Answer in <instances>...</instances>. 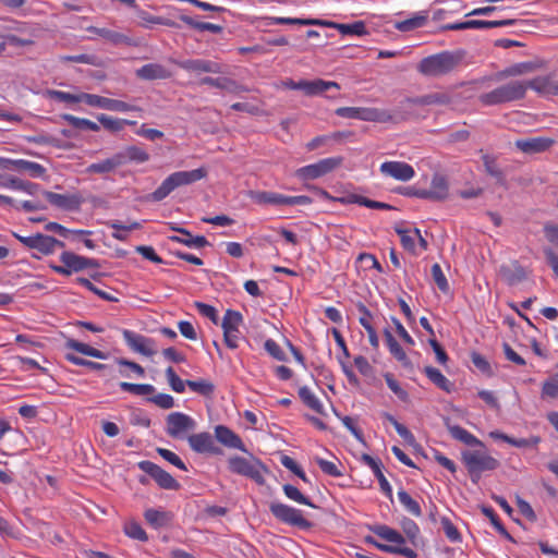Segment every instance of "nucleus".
Listing matches in <instances>:
<instances>
[{
	"label": "nucleus",
	"mask_w": 558,
	"mask_h": 558,
	"mask_svg": "<svg viewBox=\"0 0 558 558\" xmlns=\"http://www.w3.org/2000/svg\"><path fill=\"white\" fill-rule=\"evenodd\" d=\"M379 171L383 175L401 182H408L415 177L414 168L404 161H385Z\"/></svg>",
	"instance_id": "14"
},
{
	"label": "nucleus",
	"mask_w": 558,
	"mask_h": 558,
	"mask_svg": "<svg viewBox=\"0 0 558 558\" xmlns=\"http://www.w3.org/2000/svg\"><path fill=\"white\" fill-rule=\"evenodd\" d=\"M384 336L390 354L404 367H411L412 364L410 359L408 357L407 353L401 348V345L398 343V341L395 339L392 333L388 329H385Z\"/></svg>",
	"instance_id": "31"
},
{
	"label": "nucleus",
	"mask_w": 558,
	"mask_h": 558,
	"mask_svg": "<svg viewBox=\"0 0 558 558\" xmlns=\"http://www.w3.org/2000/svg\"><path fill=\"white\" fill-rule=\"evenodd\" d=\"M228 469L232 473L253 480L258 485L265 483L264 472H266L267 469L260 460L254 457L246 459L239 456H231L228 459Z\"/></svg>",
	"instance_id": "4"
},
{
	"label": "nucleus",
	"mask_w": 558,
	"mask_h": 558,
	"mask_svg": "<svg viewBox=\"0 0 558 558\" xmlns=\"http://www.w3.org/2000/svg\"><path fill=\"white\" fill-rule=\"evenodd\" d=\"M207 177L205 168H197L190 171H177L168 175L161 184L147 196L148 201L161 202L175 189L193 184Z\"/></svg>",
	"instance_id": "2"
},
{
	"label": "nucleus",
	"mask_w": 558,
	"mask_h": 558,
	"mask_svg": "<svg viewBox=\"0 0 558 558\" xmlns=\"http://www.w3.org/2000/svg\"><path fill=\"white\" fill-rule=\"evenodd\" d=\"M448 427V430L450 433V435L468 445V446H476V447H484V444L482 440H480L478 438H476L473 434H471L470 432H468L465 428L459 426V425H447Z\"/></svg>",
	"instance_id": "36"
},
{
	"label": "nucleus",
	"mask_w": 558,
	"mask_h": 558,
	"mask_svg": "<svg viewBox=\"0 0 558 558\" xmlns=\"http://www.w3.org/2000/svg\"><path fill=\"white\" fill-rule=\"evenodd\" d=\"M398 500L407 512L418 518L422 515V509L417 500L413 499L408 492L399 489L397 493Z\"/></svg>",
	"instance_id": "43"
},
{
	"label": "nucleus",
	"mask_w": 558,
	"mask_h": 558,
	"mask_svg": "<svg viewBox=\"0 0 558 558\" xmlns=\"http://www.w3.org/2000/svg\"><path fill=\"white\" fill-rule=\"evenodd\" d=\"M405 101L408 105L412 106H445L451 102V97L448 93L436 92L423 96L407 98Z\"/></svg>",
	"instance_id": "23"
},
{
	"label": "nucleus",
	"mask_w": 558,
	"mask_h": 558,
	"mask_svg": "<svg viewBox=\"0 0 558 558\" xmlns=\"http://www.w3.org/2000/svg\"><path fill=\"white\" fill-rule=\"evenodd\" d=\"M173 230L180 232L182 235H171L169 240L172 242L181 243L186 245L187 247H196L202 248L209 245V242L204 235L193 236L190 231L184 228H172Z\"/></svg>",
	"instance_id": "27"
},
{
	"label": "nucleus",
	"mask_w": 558,
	"mask_h": 558,
	"mask_svg": "<svg viewBox=\"0 0 558 558\" xmlns=\"http://www.w3.org/2000/svg\"><path fill=\"white\" fill-rule=\"evenodd\" d=\"M282 490L287 498H289L300 505H305L311 508H316V506L312 502V500L308 497H306L305 495H303L298 487H295L291 484H284L282 486Z\"/></svg>",
	"instance_id": "48"
},
{
	"label": "nucleus",
	"mask_w": 558,
	"mask_h": 558,
	"mask_svg": "<svg viewBox=\"0 0 558 558\" xmlns=\"http://www.w3.org/2000/svg\"><path fill=\"white\" fill-rule=\"evenodd\" d=\"M323 26L336 28L342 35L363 36L365 34H367L365 23L362 21H356L351 24H340V23L323 20Z\"/></svg>",
	"instance_id": "32"
},
{
	"label": "nucleus",
	"mask_w": 558,
	"mask_h": 558,
	"mask_svg": "<svg viewBox=\"0 0 558 558\" xmlns=\"http://www.w3.org/2000/svg\"><path fill=\"white\" fill-rule=\"evenodd\" d=\"M61 118L74 129L89 130L93 132H98L100 130V126L96 122L85 118H78L70 113L62 114Z\"/></svg>",
	"instance_id": "45"
},
{
	"label": "nucleus",
	"mask_w": 558,
	"mask_h": 558,
	"mask_svg": "<svg viewBox=\"0 0 558 558\" xmlns=\"http://www.w3.org/2000/svg\"><path fill=\"white\" fill-rule=\"evenodd\" d=\"M60 260L62 265H51V269L62 276H70L72 272H78L84 269L99 267L96 259L80 256L69 251L61 253Z\"/></svg>",
	"instance_id": "8"
},
{
	"label": "nucleus",
	"mask_w": 558,
	"mask_h": 558,
	"mask_svg": "<svg viewBox=\"0 0 558 558\" xmlns=\"http://www.w3.org/2000/svg\"><path fill=\"white\" fill-rule=\"evenodd\" d=\"M330 88L340 89V86L338 83L332 81H324L322 78H316L313 81H304V90L303 93L306 96H318L323 95L325 92H327Z\"/></svg>",
	"instance_id": "29"
},
{
	"label": "nucleus",
	"mask_w": 558,
	"mask_h": 558,
	"mask_svg": "<svg viewBox=\"0 0 558 558\" xmlns=\"http://www.w3.org/2000/svg\"><path fill=\"white\" fill-rule=\"evenodd\" d=\"M38 195L39 194L34 196L35 197L34 199L22 201L19 203L15 201V205L12 207L15 208L16 210H23L25 213L46 210L47 206L44 202H41L37 198Z\"/></svg>",
	"instance_id": "56"
},
{
	"label": "nucleus",
	"mask_w": 558,
	"mask_h": 558,
	"mask_svg": "<svg viewBox=\"0 0 558 558\" xmlns=\"http://www.w3.org/2000/svg\"><path fill=\"white\" fill-rule=\"evenodd\" d=\"M124 165L123 157L114 154L111 157L98 162L90 163L86 168V172L90 174H107L113 172L117 168Z\"/></svg>",
	"instance_id": "24"
},
{
	"label": "nucleus",
	"mask_w": 558,
	"mask_h": 558,
	"mask_svg": "<svg viewBox=\"0 0 558 558\" xmlns=\"http://www.w3.org/2000/svg\"><path fill=\"white\" fill-rule=\"evenodd\" d=\"M123 532L126 536L130 538L141 541V542H147L148 535L145 532V530L141 526L140 523L135 521L126 522L123 526Z\"/></svg>",
	"instance_id": "53"
},
{
	"label": "nucleus",
	"mask_w": 558,
	"mask_h": 558,
	"mask_svg": "<svg viewBox=\"0 0 558 558\" xmlns=\"http://www.w3.org/2000/svg\"><path fill=\"white\" fill-rule=\"evenodd\" d=\"M14 172L26 173L33 179H43L45 178L47 170L38 162L26 159H16Z\"/></svg>",
	"instance_id": "28"
},
{
	"label": "nucleus",
	"mask_w": 558,
	"mask_h": 558,
	"mask_svg": "<svg viewBox=\"0 0 558 558\" xmlns=\"http://www.w3.org/2000/svg\"><path fill=\"white\" fill-rule=\"evenodd\" d=\"M458 64V59L450 52H440L421 60L417 70L426 76H441L451 72Z\"/></svg>",
	"instance_id": "5"
},
{
	"label": "nucleus",
	"mask_w": 558,
	"mask_h": 558,
	"mask_svg": "<svg viewBox=\"0 0 558 558\" xmlns=\"http://www.w3.org/2000/svg\"><path fill=\"white\" fill-rule=\"evenodd\" d=\"M65 348L73 350L83 355L92 356L95 359L104 360L107 357V354L96 348L90 347L89 344L80 342L75 339H68L65 342Z\"/></svg>",
	"instance_id": "37"
},
{
	"label": "nucleus",
	"mask_w": 558,
	"mask_h": 558,
	"mask_svg": "<svg viewBox=\"0 0 558 558\" xmlns=\"http://www.w3.org/2000/svg\"><path fill=\"white\" fill-rule=\"evenodd\" d=\"M116 363L119 366V374L125 378L135 377L142 378L145 376V369L142 365L136 362L129 361L126 359H116Z\"/></svg>",
	"instance_id": "35"
},
{
	"label": "nucleus",
	"mask_w": 558,
	"mask_h": 558,
	"mask_svg": "<svg viewBox=\"0 0 558 558\" xmlns=\"http://www.w3.org/2000/svg\"><path fill=\"white\" fill-rule=\"evenodd\" d=\"M12 234L25 247L29 250H35L39 254L45 256L51 255L58 248H63L65 246L64 242L44 233H35L28 236L20 235L16 232H12Z\"/></svg>",
	"instance_id": "7"
},
{
	"label": "nucleus",
	"mask_w": 558,
	"mask_h": 558,
	"mask_svg": "<svg viewBox=\"0 0 558 558\" xmlns=\"http://www.w3.org/2000/svg\"><path fill=\"white\" fill-rule=\"evenodd\" d=\"M247 197L255 204L260 206H284L286 195L270 192V191H254L247 192Z\"/></svg>",
	"instance_id": "22"
},
{
	"label": "nucleus",
	"mask_w": 558,
	"mask_h": 558,
	"mask_svg": "<svg viewBox=\"0 0 558 558\" xmlns=\"http://www.w3.org/2000/svg\"><path fill=\"white\" fill-rule=\"evenodd\" d=\"M359 120L367 122L387 123L392 121V116L388 110L360 107Z\"/></svg>",
	"instance_id": "30"
},
{
	"label": "nucleus",
	"mask_w": 558,
	"mask_h": 558,
	"mask_svg": "<svg viewBox=\"0 0 558 558\" xmlns=\"http://www.w3.org/2000/svg\"><path fill=\"white\" fill-rule=\"evenodd\" d=\"M527 89V81H510L488 93L480 95L478 100L483 106L487 107L512 102L522 99Z\"/></svg>",
	"instance_id": "3"
},
{
	"label": "nucleus",
	"mask_w": 558,
	"mask_h": 558,
	"mask_svg": "<svg viewBox=\"0 0 558 558\" xmlns=\"http://www.w3.org/2000/svg\"><path fill=\"white\" fill-rule=\"evenodd\" d=\"M45 230L49 231V232H56L63 238H66L69 234H75V235H90L92 234V231H89V230H70L58 222H48L45 226Z\"/></svg>",
	"instance_id": "60"
},
{
	"label": "nucleus",
	"mask_w": 558,
	"mask_h": 558,
	"mask_svg": "<svg viewBox=\"0 0 558 558\" xmlns=\"http://www.w3.org/2000/svg\"><path fill=\"white\" fill-rule=\"evenodd\" d=\"M0 187L20 191L31 196H36L40 191V185L38 183L2 173H0Z\"/></svg>",
	"instance_id": "16"
},
{
	"label": "nucleus",
	"mask_w": 558,
	"mask_h": 558,
	"mask_svg": "<svg viewBox=\"0 0 558 558\" xmlns=\"http://www.w3.org/2000/svg\"><path fill=\"white\" fill-rule=\"evenodd\" d=\"M215 437L221 445L228 448L247 452V449L241 437L225 425H217L215 427Z\"/></svg>",
	"instance_id": "21"
},
{
	"label": "nucleus",
	"mask_w": 558,
	"mask_h": 558,
	"mask_svg": "<svg viewBox=\"0 0 558 558\" xmlns=\"http://www.w3.org/2000/svg\"><path fill=\"white\" fill-rule=\"evenodd\" d=\"M483 163H484V168H485L486 172L490 177L497 179L498 181H502L504 180V178H505L504 177V172L498 167L495 157L489 156V155H484L483 156Z\"/></svg>",
	"instance_id": "61"
},
{
	"label": "nucleus",
	"mask_w": 558,
	"mask_h": 558,
	"mask_svg": "<svg viewBox=\"0 0 558 558\" xmlns=\"http://www.w3.org/2000/svg\"><path fill=\"white\" fill-rule=\"evenodd\" d=\"M166 378L170 388L177 393H183L185 391L186 380H182L173 369V367L169 366L166 368Z\"/></svg>",
	"instance_id": "57"
},
{
	"label": "nucleus",
	"mask_w": 558,
	"mask_h": 558,
	"mask_svg": "<svg viewBox=\"0 0 558 558\" xmlns=\"http://www.w3.org/2000/svg\"><path fill=\"white\" fill-rule=\"evenodd\" d=\"M137 466L154 478L160 488L170 490H178L180 488V483L156 463L143 460L137 463Z\"/></svg>",
	"instance_id": "12"
},
{
	"label": "nucleus",
	"mask_w": 558,
	"mask_h": 558,
	"mask_svg": "<svg viewBox=\"0 0 558 558\" xmlns=\"http://www.w3.org/2000/svg\"><path fill=\"white\" fill-rule=\"evenodd\" d=\"M424 373L427 378L441 390L446 392H450L452 390V383H450V380L439 369L433 366H426L424 368Z\"/></svg>",
	"instance_id": "41"
},
{
	"label": "nucleus",
	"mask_w": 558,
	"mask_h": 558,
	"mask_svg": "<svg viewBox=\"0 0 558 558\" xmlns=\"http://www.w3.org/2000/svg\"><path fill=\"white\" fill-rule=\"evenodd\" d=\"M243 322V316L240 312L233 311V310H227L221 327L223 330V340L228 348L230 349H236L239 347V340H240V325Z\"/></svg>",
	"instance_id": "10"
},
{
	"label": "nucleus",
	"mask_w": 558,
	"mask_h": 558,
	"mask_svg": "<svg viewBox=\"0 0 558 558\" xmlns=\"http://www.w3.org/2000/svg\"><path fill=\"white\" fill-rule=\"evenodd\" d=\"M123 339L126 345L134 352L140 353L145 356H153L156 354V342L154 339L145 337L141 333H137L133 330L123 329L122 330Z\"/></svg>",
	"instance_id": "13"
},
{
	"label": "nucleus",
	"mask_w": 558,
	"mask_h": 558,
	"mask_svg": "<svg viewBox=\"0 0 558 558\" xmlns=\"http://www.w3.org/2000/svg\"><path fill=\"white\" fill-rule=\"evenodd\" d=\"M137 77L146 81L165 80L171 76V73L161 64L147 63L136 70Z\"/></svg>",
	"instance_id": "26"
},
{
	"label": "nucleus",
	"mask_w": 558,
	"mask_h": 558,
	"mask_svg": "<svg viewBox=\"0 0 558 558\" xmlns=\"http://www.w3.org/2000/svg\"><path fill=\"white\" fill-rule=\"evenodd\" d=\"M64 357L66 361H69L70 363H72L74 365L86 366L93 371H109L110 369V366L107 364L88 361V360H85V359H82V357L75 355L74 353L68 352V353H65Z\"/></svg>",
	"instance_id": "50"
},
{
	"label": "nucleus",
	"mask_w": 558,
	"mask_h": 558,
	"mask_svg": "<svg viewBox=\"0 0 558 558\" xmlns=\"http://www.w3.org/2000/svg\"><path fill=\"white\" fill-rule=\"evenodd\" d=\"M199 85H209L222 90H226L228 93L238 94L241 92H244L245 88L241 85H239L235 81L229 78V77H210L205 76L199 80Z\"/></svg>",
	"instance_id": "25"
},
{
	"label": "nucleus",
	"mask_w": 558,
	"mask_h": 558,
	"mask_svg": "<svg viewBox=\"0 0 558 558\" xmlns=\"http://www.w3.org/2000/svg\"><path fill=\"white\" fill-rule=\"evenodd\" d=\"M315 462L317 463L322 472L329 476L340 477L343 475L339 466L332 461H328L323 458L316 457Z\"/></svg>",
	"instance_id": "62"
},
{
	"label": "nucleus",
	"mask_w": 558,
	"mask_h": 558,
	"mask_svg": "<svg viewBox=\"0 0 558 558\" xmlns=\"http://www.w3.org/2000/svg\"><path fill=\"white\" fill-rule=\"evenodd\" d=\"M38 194H41L52 206L65 210L78 209L81 205V198L74 194H58L50 191L43 190Z\"/></svg>",
	"instance_id": "19"
},
{
	"label": "nucleus",
	"mask_w": 558,
	"mask_h": 558,
	"mask_svg": "<svg viewBox=\"0 0 558 558\" xmlns=\"http://www.w3.org/2000/svg\"><path fill=\"white\" fill-rule=\"evenodd\" d=\"M119 386L121 390L136 396H148L155 392V387L150 384H133L128 381H121Z\"/></svg>",
	"instance_id": "49"
},
{
	"label": "nucleus",
	"mask_w": 558,
	"mask_h": 558,
	"mask_svg": "<svg viewBox=\"0 0 558 558\" xmlns=\"http://www.w3.org/2000/svg\"><path fill=\"white\" fill-rule=\"evenodd\" d=\"M385 380L389 389L403 402L409 401V393L400 386L390 373L385 374Z\"/></svg>",
	"instance_id": "63"
},
{
	"label": "nucleus",
	"mask_w": 558,
	"mask_h": 558,
	"mask_svg": "<svg viewBox=\"0 0 558 558\" xmlns=\"http://www.w3.org/2000/svg\"><path fill=\"white\" fill-rule=\"evenodd\" d=\"M461 460L473 484H477L485 472H493L500 466V462L489 454L485 446L463 451Z\"/></svg>",
	"instance_id": "1"
},
{
	"label": "nucleus",
	"mask_w": 558,
	"mask_h": 558,
	"mask_svg": "<svg viewBox=\"0 0 558 558\" xmlns=\"http://www.w3.org/2000/svg\"><path fill=\"white\" fill-rule=\"evenodd\" d=\"M269 511L281 523L300 530H308L312 523L304 517L303 511L280 501L269 504Z\"/></svg>",
	"instance_id": "6"
},
{
	"label": "nucleus",
	"mask_w": 558,
	"mask_h": 558,
	"mask_svg": "<svg viewBox=\"0 0 558 558\" xmlns=\"http://www.w3.org/2000/svg\"><path fill=\"white\" fill-rule=\"evenodd\" d=\"M181 21L185 23L186 25L197 29V31H208L214 34L220 33L222 31V27L220 25L208 23V22H197L191 16L182 15Z\"/></svg>",
	"instance_id": "54"
},
{
	"label": "nucleus",
	"mask_w": 558,
	"mask_h": 558,
	"mask_svg": "<svg viewBox=\"0 0 558 558\" xmlns=\"http://www.w3.org/2000/svg\"><path fill=\"white\" fill-rule=\"evenodd\" d=\"M174 63L187 72L202 74V73H221V65L218 62L206 59H187L174 61Z\"/></svg>",
	"instance_id": "17"
},
{
	"label": "nucleus",
	"mask_w": 558,
	"mask_h": 558,
	"mask_svg": "<svg viewBox=\"0 0 558 558\" xmlns=\"http://www.w3.org/2000/svg\"><path fill=\"white\" fill-rule=\"evenodd\" d=\"M191 449L196 453H218L220 450L215 445V439L208 432H202L187 436Z\"/></svg>",
	"instance_id": "20"
},
{
	"label": "nucleus",
	"mask_w": 558,
	"mask_h": 558,
	"mask_svg": "<svg viewBox=\"0 0 558 558\" xmlns=\"http://www.w3.org/2000/svg\"><path fill=\"white\" fill-rule=\"evenodd\" d=\"M59 61L62 63H66V62L83 63V64H88V65H93V66H97V68H100L104 65L102 59L94 53L60 56Z\"/></svg>",
	"instance_id": "39"
},
{
	"label": "nucleus",
	"mask_w": 558,
	"mask_h": 558,
	"mask_svg": "<svg viewBox=\"0 0 558 558\" xmlns=\"http://www.w3.org/2000/svg\"><path fill=\"white\" fill-rule=\"evenodd\" d=\"M166 432L172 438H184L186 434L194 430L196 422L190 415L182 412H172L166 418Z\"/></svg>",
	"instance_id": "11"
},
{
	"label": "nucleus",
	"mask_w": 558,
	"mask_h": 558,
	"mask_svg": "<svg viewBox=\"0 0 558 558\" xmlns=\"http://www.w3.org/2000/svg\"><path fill=\"white\" fill-rule=\"evenodd\" d=\"M342 162V157H329L320 159L315 163H311L302 168H299L295 171V175L303 181L315 180L330 173L331 171L340 167Z\"/></svg>",
	"instance_id": "9"
},
{
	"label": "nucleus",
	"mask_w": 558,
	"mask_h": 558,
	"mask_svg": "<svg viewBox=\"0 0 558 558\" xmlns=\"http://www.w3.org/2000/svg\"><path fill=\"white\" fill-rule=\"evenodd\" d=\"M146 522L154 529H160L170 524L172 514L167 511L149 508L144 512Z\"/></svg>",
	"instance_id": "33"
},
{
	"label": "nucleus",
	"mask_w": 558,
	"mask_h": 558,
	"mask_svg": "<svg viewBox=\"0 0 558 558\" xmlns=\"http://www.w3.org/2000/svg\"><path fill=\"white\" fill-rule=\"evenodd\" d=\"M429 191L433 193L434 201H444L448 197L449 186L444 175L435 174L432 179Z\"/></svg>",
	"instance_id": "42"
},
{
	"label": "nucleus",
	"mask_w": 558,
	"mask_h": 558,
	"mask_svg": "<svg viewBox=\"0 0 558 558\" xmlns=\"http://www.w3.org/2000/svg\"><path fill=\"white\" fill-rule=\"evenodd\" d=\"M97 120L106 130L111 131V132H119V131L123 130V126L125 124H130V125L135 124V121L116 119V118L109 117L104 113L98 114Z\"/></svg>",
	"instance_id": "46"
},
{
	"label": "nucleus",
	"mask_w": 558,
	"mask_h": 558,
	"mask_svg": "<svg viewBox=\"0 0 558 558\" xmlns=\"http://www.w3.org/2000/svg\"><path fill=\"white\" fill-rule=\"evenodd\" d=\"M187 387L204 397H211L215 391V385L209 379L186 380Z\"/></svg>",
	"instance_id": "47"
},
{
	"label": "nucleus",
	"mask_w": 558,
	"mask_h": 558,
	"mask_svg": "<svg viewBox=\"0 0 558 558\" xmlns=\"http://www.w3.org/2000/svg\"><path fill=\"white\" fill-rule=\"evenodd\" d=\"M427 17L424 15H417L395 24L396 29L400 32H410L415 28H420L425 25Z\"/></svg>",
	"instance_id": "58"
},
{
	"label": "nucleus",
	"mask_w": 558,
	"mask_h": 558,
	"mask_svg": "<svg viewBox=\"0 0 558 558\" xmlns=\"http://www.w3.org/2000/svg\"><path fill=\"white\" fill-rule=\"evenodd\" d=\"M542 398H558V375H555L543 383Z\"/></svg>",
	"instance_id": "64"
},
{
	"label": "nucleus",
	"mask_w": 558,
	"mask_h": 558,
	"mask_svg": "<svg viewBox=\"0 0 558 558\" xmlns=\"http://www.w3.org/2000/svg\"><path fill=\"white\" fill-rule=\"evenodd\" d=\"M371 531L378 537L389 543L396 544L395 546L402 545L405 543V539L402 536V534L399 533L397 530L389 527L388 525L377 524L372 526Z\"/></svg>",
	"instance_id": "34"
},
{
	"label": "nucleus",
	"mask_w": 558,
	"mask_h": 558,
	"mask_svg": "<svg viewBox=\"0 0 558 558\" xmlns=\"http://www.w3.org/2000/svg\"><path fill=\"white\" fill-rule=\"evenodd\" d=\"M47 96L51 99L68 104L83 102V93L74 95L63 90L49 89L47 90Z\"/></svg>",
	"instance_id": "55"
},
{
	"label": "nucleus",
	"mask_w": 558,
	"mask_h": 558,
	"mask_svg": "<svg viewBox=\"0 0 558 558\" xmlns=\"http://www.w3.org/2000/svg\"><path fill=\"white\" fill-rule=\"evenodd\" d=\"M268 25H320L323 26V20L318 19H296V17H281L274 16L269 17Z\"/></svg>",
	"instance_id": "44"
},
{
	"label": "nucleus",
	"mask_w": 558,
	"mask_h": 558,
	"mask_svg": "<svg viewBox=\"0 0 558 558\" xmlns=\"http://www.w3.org/2000/svg\"><path fill=\"white\" fill-rule=\"evenodd\" d=\"M89 31L92 33H94L95 35H97L101 38H105L106 40H108L112 44H116V45L128 41L126 36H124L121 33L108 29V28L92 27V28H89Z\"/></svg>",
	"instance_id": "52"
},
{
	"label": "nucleus",
	"mask_w": 558,
	"mask_h": 558,
	"mask_svg": "<svg viewBox=\"0 0 558 558\" xmlns=\"http://www.w3.org/2000/svg\"><path fill=\"white\" fill-rule=\"evenodd\" d=\"M482 512L489 519L493 526L507 539L513 542L512 536L508 533L504 524L501 523L500 519L496 514L493 508L490 507H483Z\"/></svg>",
	"instance_id": "59"
},
{
	"label": "nucleus",
	"mask_w": 558,
	"mask_h": 558,
	"mask_svg": "<svg viewBox=\"0 0 558 558\" xmlns=\"http://www.w3.org/2000/svg\"><path fill=\"white\" fill-rule=\"evenodd\" d=\"M554 144L555 140L547 136L524 137L514 142V146L526 155L547 151Z\"/></svg>",
	"instance_id": "15"
},
{
	"label": "nucleus",
	"mask_w": 558,
	"mask_h": 558,
	"mask_svg": "<svg viewBox=\"0 0 558 558\" xmlns=\"http://www.w3.org/2000/svg\"><path fill=\"white\" fill-rule=\"evenodd\" d=\"M385 418L395 427L398 435L409 445H413L415 442V437L412 434V432L404 426L403 424L399 423L395 416H392L389 413H385Z\"/></svg>",
	"instance_id": "51"
},
{
	"label": "nucleus",
	"mask_w": 558,
	"mask_h": 558,
	"mask_svg": "<svg viewBox=\"0 0 558 558\" xmlns=\"http://www.w3.org/2000/svg\"><path fill=\"white\" fill-rule=\"evenodd\" d=\"M529 88L541 95L558 96V71L527 81Z\"/></svg>",
	"instance_id": "18"
},
{
	"label": "nucleus",
	"mask_w": 558,
	"mask_h": 558,
	"mask_svg": "<svg viewBox=\"0 0 558 558\" xmlns=\"http://www.w3.org/2000/svg\"><path fill=\"white\" fill-rule=\"evenodd\" d=\"M117 154L123 157L124 165L128 162L144 163L149 160V154L136 145L126 146L123 151Z\"/></svg>",
	"instance_id": "38"
},
{
	"label": "nucleus",
	"mask_w": 558,
	"mask_h": 558,
	"mask_svg": "<svg viewBox=\"0 0 558 558\" xmlns=\"http://www.w3.org/2000/svg\"><path fill=\"white\" fill-rule=\"evenodd\" d=\"M298 393L299 398L307 408H310L311 410L318 414H325L323 403L308 387H301Z\"/></svg>",
	"instance_id": "40"
}]
</instances>
